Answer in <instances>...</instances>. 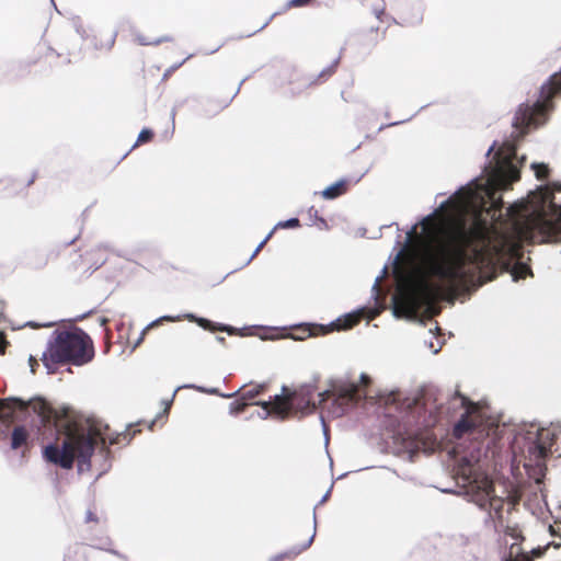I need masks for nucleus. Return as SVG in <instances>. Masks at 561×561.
I'll return each instance as SVG.
<instances>
[{
	"mask_svg": "<svg viewBox=\"0 0 561 561\" xmlns=\"http://www.w3.org/2000/svg\"><path fill=\"white\" fill-rule=\"evenodd\" d=\"M270 414H271V411L263 410V412L260 414V417L265 420L270 416Z\"/></svg>",
	"mask_w": 561,
	"mask_h": 561,
	"instance_id": "33",
	"label": "nucleus"
},
{
	"mask_svg": "<svg viewBox=\"0 0 561 561\" xmlns=\"http://www.w3.org/2000/svg\"><path fill=\"white\" fill-rule=\"evenodd\" d=\"M400 122H393L391 124H389V126H394V125H398Z\"/></svg>",
	"mask_w": 561,
	"mask_h": 561,
	"instance_id": "46",
	"label": "nucleus"
},
{
	"mask_svg": "<svg viewBox=\"0 0 561 561\" xmlns=\"http://www.w3.org/2000/svg\"><path fill=\"white\" fill-rule=\"evenodd\" d=\"M85 520L87 522H96L98 518L94 516V514L91 511H88L85 514Z\"/></svg>",
	"mask_w": 561,
	"mask_h": 561,
	"instance_id": "30",
	"label": "nucleus"
},
{
	"mask_svg": "<svg viewBox=\"0 0 561 561\" xmlns=\"http://www.w3.org/2000/svg\"><path fill=\"white\" fill-rule=\"evenodd\" d=\"M183 387L184 388H193V389H196V390H198L201 392H204V393H218L217 389H215V388L207 389V388L195 386V385H186V386H183Z\"/></svg>",
	"mask_w": 561,
	"mask_h": 561,
	"instance_id": "26",
	"label": "nucleus"
},
{
	"mask_svg": "<svg viewBox=\"0 0 561 561\" xmlns=\"http://www.w3.org/2000/svg\"><path fill=\"white\" fill-rule=\"evenodd\" d=\"M345 180H339L337 182L333 183L332 185L328 186L325 190L322 191V197L325 199H333L339 197L345 192Z\"/></svg>",
	"mask_w": 561,
	"mask_h": 561,
	"instance_id": "13",
	"label": "nucleus"
},
{
	"mask_svg": "<svg viewBox=\"0 0 561 561\" xmlns=\"http://www.w3.org/2000/svg\"><path fill=\"white\" fill-rule=\"evenodd\" d=\"M254 404L260 405L265 411H272L271 410V405H272L271 400L270 401H257Z\"/></svg>",
	"mask_w": 561,
	"mask_h": 561,
	"instance_id": "28",
	"label": "nucleus"
},
{
	"mask_svg": "<svg viewBox=\"0 0 561 561\" xmlns=\"http://www.w3.org/2000/svg\"><path fill=\"white\" fill-rule=\"evenodd\" d=\"M268 22L262 24V26L260 27V30L264 28L266 25H267Z\"/></svg>",
	"mask_w": 561,
	"mask_h": 561,
	"instance_id": "48",
	"label": "nucleus"
},
{
	"mask_svg": "<svg viewBox=\"0 0 561 561\" xmlns=\"http://www.w3.org/2000/svg\"><path fill=\"white\" fill-rule=\"evenodd\" d=\"M218 49H219V46H218V47H216L215 49H211V50L209 51V54H213V53L217 51Z\"/></svg>",
	"mask_w": 561,
	"mask_h": 561,
	"instance_id": "44",
	"label": "nucleus"
},
{
	"mask_svg": "<svg viewBox=\"0 0 561 561\" xmlns=\"http://www.w3.org/2000/svg\"><path fill=\"white\" fill-rule=\"evenodd\" d=\"M182 387H176L174 393H173V397L175 396L176 391L180 390Z\"/></svg>",
	"mask_w": 561,
	"mask_h": 561,
	"instance_id": "50",
	"label": "nucleus"
},
{
	"mask_svg": "<svg viewBox=\"0 0 561 561\" xmlns=\"http://www.w3.org/2000/svg\"><path fill=\"white\" fill-rule=\"evenodd\" d=\"M94 350L91 337L77 327L58 328L53 331L43 352L42 360L47 373H54L55 364L82 366L92 360Z\"/></svg>",
	"mask_w": 561,
	"mask_h": 561,
	"instance_id": "3",
	"label": "nucleus"
},
{
	"mask_svg": "<svg viewBox=\"0 0 561 561\" xmlns=\"http://www.w3.org/2000/svg\"><path fill=\"white\" fill-rule=\"evenodd\" d=\"M549 530H550V534L554 537H558L559 540H554L552 543L554 545L556 548H559L561 547V522L560 523H556L554 525H550L549 526Z\"/></svg>",
	"mask_w": 561,
	"mask_h": 561,
	"instance_id": "19",
	"label": "nucleus"
},
{
	"mask_svg": "<svg viewBox=\"0 0 561 561\" xmlns=\"http://www.w3.org/2000/svg\"><path fill=\"white\" fill-rule=\"evenodd\" d=\"M27 409L26 403L15 398L0 401V439L7 437L10 426L14 425L10 435V447L13 450L20 449L28 442L30 431L19 424Z\"/></svg>",
	"mask_w": 561,
	"mask_h": 561,
	"instance_id": "6",
	"label": "nucleus"
},
{
	"mask_svg": "<svg viewBox=\"0 0 561 561\" xmlns=\"http://www.w3.org/2000/svg\"><path fill=\"white\" fill-rule=\"evenodd\" d=\"M217 330L226 331L228 333H232L233 332V329L231 327H228V325H220L219 328H217Z\"/></svg>",
	"mask_w": 561,
	"mask_h": 561,
	"instance_id": "31",
	"label": "nucleus"
},
{
	"mask_svg": "<svg viewBox=\"0 0 561 561\" xmlns=\"http://www.w3.org/2000/svg\"><path fill=\"white\" fill-rule=\"evenodd\" d=\"M236 393H230V394H222V397L225 398H232Z\"/></svg>",
	"mask_w": 561,
	"mask_h": 561,
	"instance_id": "43",
	"label": "nucleus"
},
{
	"mask_svg": "<svg viewBox=\"0 0 561 561\" xmlns=\"http://www.w3.org/2000/svg\"><path fill=\"white\" fill-rule=\"evenodd\" d=\"M553 440V434L549 430H540L537 434V439L529 447V453L536 460L543 459L550 451Z\"/></svg>",
	"mask_w": 561,
	"mask_h": 561,
	"instance_id": "10",
	"label": "nucleus"
},
{
	"mask_svg": "<svg viewBox=\"0 0 561 561\" xmlns=\"http://www.w3.org/2000/svg\"><path fill=\"white\" fill-rule=\"evenodd\" d=\"M27 324L31 325V327H34V328L37 327V324H35L33 322H28Z\"/></svg>",
	"mask_w": 561,
	"mask_h": 561,
	"instance_id": "47",
	"label": "nucleus"
},
{
	"mask_svg": "<svg viewBox=\"0 0 561 561\" xmlns=\"http://www.w3.org/2000/svg\"><path fill=\"white\" fill-rule=\"evenodd\" d=\"M95 548L100 549V550H104V551H107L123 560H127L126 556L119 553L117 550H114V549H111V540L108 538H105L104 540H102L100 543L95 545L94 546Z\"/></svg>",
	"mask_w": 561,
	"mask_h": 561,
	"instance_id": "15",
	"label": "nucleus"
},
{
	"mask_svg": "<svg viewBox=\"0 0 561 561\" xmlns=\"http://www.w3.org/2000/svg\"><path fill=\"white\" fill-rule=\"evenodd\" d=\"M174 116H175V112H174V111H172V113H171V117H172V125H173V126H174Z\"/></svg>",
	"mask_w": 561,
	"mask_h": 561,
	"instance_id": "40",
	"label": "nucleus"
},
{
	"mask_svg": "<svg viewBox=\"0 0 561 561\" xmlns=\"http://www.w3.org/2000/svg\"><path fill=\"white\" fill-rule=\"evenodd\" d=\"M28 362L31 365V370L34 373V370H35L34 365H37V362H36V359L33 358V356H30Z\"/></svg>",
	"mask_w": 561,
	"mask_h": 561,
	"instance_id": "32",
	"label": "nucleus"
},
{
	"mask_svg": "<svg viewBox=\"0 0 561 561\" xmlns=\"http://www.w3.org/2000/svg\"><path fill=\"white\" fill-rule=\"evenodd\" d=\"M327 396H328V391L320 392V393H319V397L321 398V399H320V402L324 401V400H325V398H327Z\"/></svg>",
	"mask_w": 561,
	"mask_h": 561,
	"instance_id": "35",
	"label": "nucleus"
},
{
	"mask_svg": "<svg viewBox=\"0 0 561 561\" xmlns=\"http://www.w3.org/2000/svg\"><path fill=\"white\" fill-rule=\"evenodd\" d=\"M495 145H496V142H494V144H493V145L488 149V151H486V153H485L488 157H489V156L491 154V152L494 150Z\"/></svg>",
	"mask_w": 561,
	"mask_h": 561,
	"instance_id": "36",
	"label": "nucleus"
},
{
	"mask_svg": "<svg viewBox=\"0 0 561 561\" xmlns=\"http://www.w3.org/2000/svg\"><path fill=\"white\" fill-rule=\"evenodd\" d=\"M217 340H218L219 342H224V341H225V337L218 336V337H217Z\"/></svg>",
	"mask_w": 561,
	"mask_h": 561,
	"instance_id": "45",
	"label": "nucleus"
},
{
	"mask_svg": "<svg viewBox=\"0 0 561 561\" xmlns=\"http://www.w3.org/2000/svg\"><path fill=\"white\" fill-rule=\"evenodd\" d=\"M319 220L322 222V224H325L324 219L323 218H319Z\"/></svg>",
	"mask_w": 561,
	"mask_h": 561,
	"instance_id": "51",
	"label": "nucleus"
},
{
	"mask_svg": "<svg viewBox=\"0 0 561 561\" xmlns=\"http://www.w3.org/2000/svg\"><path fill=\"white\" fill-rule=\"evenodd\" d=\"M316 525H317V522H316V508H314L313 510V534L309 537V539L304 545H301L300 547H293V548H290L289 550H287L285 552H282V553H278V554L274 556L272 561H282V560H284L286 558L287 559H294L298 554H300L302 551L308 549L311 546V543L313 542V539H314V536H316Z\"/></svg>",
	"mask_w": 561,
	"mask_h": 561,
	"instance_id": "11",
	"label": "nucleus"
},
{
	"mask_svg": "<svg viewBox=\"0 0 561 561\" xmlns=\"http://www.w3.org/2000/svg\"><path fill=\"white\" fill-rule=\"evenodd\" d=\"M180 318H181L180 316H178V317L163 316V317H160L159 319H156V320L151 321L141 331L140 336L138 337V340H137V342L135 344V347L138 346L142 342V340H144L146 333L148 332V330H150L153 327H156L159 322H161L163 320H167V321H178V320H180Z\"/></svg>",
	"mask_w": 561,
	"mask_h": 561,
	"instance_id": "14",
	"label": "nucleus"
},
{
	"mask_svg": "<svg viewBox=\"0 0 561 561\" xmlns=\"http://www.w3.org/2000/svg\"><path fill=\"white\" fill-rule=\"evenodd\" d=\"M333 71V67L332 68H329L328 70H325V73L330 75L331 72ZM324 73V71L322 72V75Z\"/></svg>",
	"mask_w": 561,
	"mask_h": 561,
	"instance_id": "41",
	"label": "nucleus"
},
{
	"mask_svg": "<svg viewBox=\"0 0 561 561\" xmlns=\"http://www.w3.org/2000/svg\"><path fill=\"white\" fill-rule=\"evenodd\" d=\"M152 137V131L150 129H142L137 138V142H145Z\"/></svg>",
	"mask_w": 561,
	"mask_h": 561,
	"instance_id": "25",
	"label": "nucleus"
},
{
	"mask_svg": "<svg viewBox=\"0 0 561 561\" xmlns=\"http://www.w3.org/2000/svg\"><path fill=\"white\" fill-rule=\"evenodd\" d=\"M77 33H79L81 36H84V32H81L79 26H77Z\"/></svg>",
	"mask_w": 561,
	"mask_h": 561,
	"instance_id": "39",
	"label": "nucleus"
},
{
	"mask_svg": "<svg viewBox=\"0 0 561 561\" xmlns=\"http://www.w3.org/2000/svg\"><path fill=\"white\" fill-rule=\"evenodd\" d=\"M313 387L310 385H304L294 392H288L287 388L283 386L282 393L275 394L272 401V411L279 415L282 419L286 417L295 405V400L301 398V402L305 407L316 409V404L310 402Z\"/></svg>",
	"mask_w": 561,
	"mask_h": 561,
	"instance_id": "7",
	"label": "nucleus"
},
{
	"mask_svg": "<svg viewBox=\"0 0 561 561\" xmlns=\"http://www.w3.org/2000/svg\"><path fill=\"white\" fill-rule=\"evenodd\" d=\"M171 403H172V399L165 402L164 413H167V412H168V410H169V408H170Z\"/></svg>",
	"mask_w": 561,
	"mask_h": 561,
	"instance_id": "37",
	"label": "nucleus"
},
{
	"mask_svg": "<svg viewBox=\"0 0 561 561\" xmlns=\"http://www.w3.org/2000/svg\"><path fill=\"white\" fill-rule=\"evenodd\" d=\"M2 311H3V307H2V305L0 304V316L2 314Z\"/></svg>",
	"mask_w": 561,
	"mask_h": 561,
	"instance_id": "49",
	"label": "nucleus"
},
{
	"mask_svg": "<svg viewBox=\"0 0 561 561\" xmlns=\"http://www.w3.org/2000/svg\"><path fill=\"white\" fill-rule=\"evenodd\" d=\"M108 445L117 443L116 438H111L100 427L93 425L87 431L77 432L67 435L61 447L50 444L45 447L44 456L53 463L59 465L65 469H70L75 459L78 461V471H89L91 468V457L95 450L103 457H107Z\"/></svg>",
	"mask_w": 561,
	"mask_h": 561,
	"instance_id": "2",
	"label": "nucleus"
},
{
	"mask_svg": "<svg viewBox=\"0 0 561 561\" xmlns=\"http://www.w3.org/2000/svg\"><path fill=\"white\" fill-rule=\"evenodd\" d=\"M362 313H363V309L358 310L356 312L347 313L344 317L339 318L335 322H332V325L336 330H347V329H351L353 325H355L358 322Z\"/></svg>",
	"mask_w": 561,
	"mask_h": 561,
	"instance_id": "12",
	"label": "nucleus"
},
{
	"mask_svg": "<svg viewBox=\"0 0 561 561\" xmlns=\"http://www.w3.org/2000/svg\"><path fill=\"white\" fill-rule=\"evenodd\" d=\"M329 495H330V490H328L327 493L322 496V499L319 502V505L323 504L328 500Z\"/></svg>",
	"mask_w": 561,
	"mask_h": 561,
	"instance_id": "34",
	"label": "nucleus"
},
{
	"mask_svg": "<svg viewBox=\"0 0 561 561\" xmlns=\"http://www.w3.org/2000/svg\"><path fill=\"white\" fill-rule=\"evenodd\" d=\"M298 226L299 220L297 218H289L285 221H278L272 230L274 232L277 228H296Z\"/></svg>",
	"mask_w": 561,
	"mask_h": 561,
	"instance_id": "20",
	"label": "nucleus"
},
{
	"mask_svg": "<svg viewBox=\"0 0 561 561\" xmlns=\"http://www.w3.org/2000/svg\"><path fill=\"white\" fill-rule=\"evenodd\" d=\"M3 342H4L3 335L0 333V346L3 344Z\"/></svg>",
	"mask_w": 561,
	"mask_h": 561,
	"instance_id": "42",
	"label": "nucleus"
},
{
	"mask_svg": "<svg viewBox=\"0 0 561 561\" xmlns=\"http://www.w3.org/2000/svg\"><path fill=\"white\" fill-rule=\"evenodd\" d=\"M54 323L44 324V327H51Z\"/></svg>",
	"mask_w": 561,
	"mask_h": 561,
	"instance_id": "52",
	"label": "nucleus"
},
{
	"mask_svg": "<svg viewBox=\"0 0 561 561\" xmlns=\"http://www.w3.org/2000/svg\"><path fill=\"white\" fill-rule=\"evenodd\" d=\"M458 478L462 481L468 500L488 512L493 522L502 516L504 499L494 493L493 483L477 465L462 459L457 468Z\"/></svg>",
	"mask_w": 561,
	"mask_h": 561,
	"instance_id": "4",
	"label": "nucleus"
},
{
	"mask_svg": "<svg viewBox=\"0 0 561 561\" xmlns=\"http://www.w3.org/2000/svg\"><path fill=\"white\" fill-rule=\"evenodd\" d=\"M386 273H387V267L385 266V267L382 268V274H381L380 276L376 277V279H375V283H374V285H373V290H375V291H376V295L378 294V290H379V283H380L381 278L383 277V275H385Z\"/></svg>",
	"mask_w": 561,
	"mask_h": 561,
	"instance_id": "27",
	"label": "nucleus"
},
{
	"mask_svg": "<svg viewBox=\"0 0 561 561\" xmlns=\"http://www.w3.org/2000/svg\"><path fill=\"white\" fill-rule=\"evenodd\" d=\"M247 405H248V403L244 401L242 403L232 402L229 407L230 413L238 414V413L242 412Z\"/></svg>",
	"mask_w": 561,
	"mask_h": 561,
	"instance_id": "24",
	"label": "nucleus"
},
{
	"mask_svg": "<svg viewBox=\"0 0 561 561\" xmlns=\"http://www.w3.org/2000/svg\"><path fill=\"white\" fill-rule=\"evenodd\" d=\"M136 41L140 45H159L160 43L170 41V37L163 36V37H159L154 41H147L146 37H144L142 35H137Z\"/></svg>",
	"mask_w": 561,
	"mask_h": 561,
	"instance_id": "18",
	"label": "nucleus"
},
{
	"mask_svg": "<svg viewBox=\"0 0 561 561\" xmlns=\"http://www.w3.org/2000/svg\"><path fill=\"white\" fill-rule=\"evenodd\" d=\"M273 236V230H271L267 236L259 243L256 249L253 251L252 255L250 256L248 263L259 253V251L263 248V245L271 239Z\"/></svg>",
	"mask_w": 561,
	"mask_h": 561,
	"instance_id": "23",
	"label": "nucleus"
},
{
	"mask_svg": "<svg viewBox=\"0 0 561 561\" xmlns=\"http://www.w3.org/2000/svg\"><path fill=\"white\" fill-rule=\"evenodd\" d=\"M263 389H264V385H256V386L252 387L251 389L247 390L245 392H243L241 396V399L248 403L249 400H252L255 397H257L262 392Z\"/></svg>",
	"mask_w": 561,
	"mask_h": 561,
	"instance_id": "16",
	"label": "nucleus"
},
{
	"mask_svg": "<svg viewBox=\"0 0 561 561\" xmlns=\"http://www.w3.org/2000/svg\"><path fill=\"white\" fill-rule=\"evenodd\" d=\"M425 343L427 344L428 348L431 350V352L433 354H437L440 351L442 345H443V343L439 341V339L435 335H433L431 337V340L426 341Z\"/></svg>",
	"mask_w": 561,
	"mask_h": 561,
	"instance_id": "21",
	"label": "nucleus"
},
{
	"mask_svg": "<svg viewBox=\"0 0 561 561\" xmlns=\"http://www.w3.org/2000/svg\"><path fill=\"white\" fill-rule=\"evenodd\" d=\"M454 407L459 405L463 409L461 417L454 426V435L458 438L462 437L466 433L474 430L481 424V414L478 404L471 402L460 393H456L451 400Z\"/></svg>",
	"mask_w": 561,
	"mask_h": 561,
	"instance_id": "8",
	"label": "nucleus"
},
{
	"mask_svg": "<svg viewBox=\"0 0 561 561\" xmlns=\"http://www.w3.org/2000/svg\"><path fill=\"white\" fill-rule=\"evenodd\" d=\"M185 318H187L188 320L191 321H196L201 327H203L204 329H213L211 328V323L204 319V318H196L194 314L192 313H187L185 314Z\"/></svg>",
	"mask_w": 561,
	"mask_h": 561,
	"instance_id": "22",
	"label": "nucleus"
},
{
	"mask_svg": "<svg viewBox=\"0 0 561 561\" xmlns=\"http://www.w3.org/2000/svg\"><path fill=\"white\" fill-rule=\"evenodd\" d=\"M525 161L526 156H517L515 141L505 140L479 178L407 231L396 262L410 249L419 225L424 233L414 254L412 307L430 309L483 267L502 266L514 282L530 275V267L519 261L517 237L541 243L561 241V209L546 215L511 205L506 214L513 220L514 232H504L495 225L503 216V201L496 193L519 179V167Z\"/></svg>",
	"mask_w": 561,
	"mask_h": 561,
	"instance_id": "1",
	"label": "nucleus"
},
{
	"mask_svg": "<svg viewBox=\"0 0 561 561\" xmlns=\"http://www.w3.org/2000/svg\"><path fill=\"white\" fill-rule=\"evenodd\" d=\"M387 408L388 415L392 416V412H398V416H394L398 422V428L394 432L393 438L396 442L401 440L402 446L399 447V451L407 454L409 459L421 448V443L414 437V432L410 428L412 424H417L421 414L424 411L423 404L420 399L415 397L402 398L399 392H392L387 399V403H390Z\"/></svg>",
	"mask_w": 561,
	"mask_h": 561,
	"instance_id": "5",
	"label": "nucleus"
},
{
	"mask_svg": "<svg viewBox=\"0 0 561 561\" xmlns=\"http://www.w3.org/2000/svg\"><path fill=\"white\" fill-rule=\"evenodd\" d=\"M360 379H362L364 382H368V379H369V378H368L366 375L362 374Z\"/></svg>",
	"mask_w": 561,
	"mask_h": 561,
	"instance_id": "38",
	"label": "nucleus"
},
{
	"mask_svg": "<svg viewBox=\"0 0 561 561\" xmlns=\"http://www.w3.org/2000/svg\"><path fill=\"white\" fill-rule=\"evenodd\" d=\"M309 0H290L289 1V5L290 7H300V5H304L305 3H307Z\"/></svg>",
	"mask_w": 561,
	"mask_h": 561,
	"instance_id": "29",
	"label": "nucleus"
},
{
	"mask_svg": "<svg viewBox=\"0 0 561 561\" xmlns=\"http://www.w3.org/2000/svg\"><path fill=\"white\" fill-rule=\"evenodd\" d=\"M364 394L358 386L354 383H350L343 386L339 389V393L334 402L337 404V411L335 412L337 416H341L345 413L347 405L351 403H356L359 401Z\"/></svg>",
	"mask_w": 561,
	"mask_h": 561,
	"instance_id": "9",
	"label": "nucleus"
},
{
	"mask_svg": "<svg viewBox=\"0 0 561 561\" xmlns=\"http://www.w3.org/2000/svg\"><path fill=\"white\" fill-rule=\"evenodd\" d=\"M530 168L535 171L538 180H545L548 173V167L545 163L533 162Z\"/></svg>",
	"mask_w": 561,
	"mask_h": 561,
	"instance_id": "17",
	"label": "nucleus"
}]
</instances>
